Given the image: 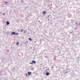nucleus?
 Wrapping results in <instances>:
<instances>
[{
  "label": "nucleus",
  "instance_id": "obj_9",
  "mask_svg": "<svg viewBox=\"0 0 80 80\" xmlns=\"http://www.w3.org/2000/svg\"><path fill=\"white\" fill-rule=\"evenodd\" d=\"M19 42H17V45H19Z\"/></svg>",
  "mask_w": 80,
  "mask_h": 80
},
{
  "label": "nucleus",
  "instance_id": "obj_5",
  "mask_svg": "<svg viewBox=\"0 0 80 80\" xmlns=\"http://www.w3.org/2000/svg\"><path fill=\"white\" fill-rule=\"evenodd\" d=\"M49 72H47V73H46V76H49Z\"/></svg>",
  "mask_w": 80,
  "mask_h": 80
},
{
  "label": "nucleus",
  "instance_id": "obj_12",
  "mask_svg": "<svg viewBox=\"0 0 80 80\" xmlns=\"http://www.w3.org/2000/svg\"><path fill=\"white\" fill-rule=\"evenodd\" d=\"M25 75L26 76H27V74H26Z\"/></svg>",
  "mask_w": 80,
  "mask_h": 80
},
{
  "label": "nucleus",
  "instance_id": "obj_2",
  "mask_svg": "<svg viewBox=\"0 0 80 80\" xmlns=\"http://www.w3.org/2000/svg\"><path fill=\"white\" fill-rule=\"evenodd\" d=\"M15 34L16 33L15 32H12V33H11V34L12 35H15Z\"/></svg>",
  "mask_w": 80,
  "mask_h": 80
},
{
  "label": "nucleus",
  "instance_id": "obj_6",
  "mask_svg": "<svg viewBox=\"0 0 80 80\" xmlns=\"http://www.w3.org/2000/svg\"><path fill=\"white\" fill-rule=\"evenodd\" d=\"M9 24V22H7V25H8Z\"/></svg>",
  "mask_w": 80,
  "mask_h": 80
},
{
  "label": "nucleus",
  "instance_id": "obj_18",
  "mask_svg": "<svg viewBox=\"0 0 80 80\" xmlns=\"http://www.w3.org/2000/svg\"><path fill=\"white\" fill-rule=\"evenodd\" d=\"M48 17H49V16H48Z\"/></svg>",
  "mask_w": 80,
  "mask_h": 80
},
{
  "label": "nucleus",
  "instance_id": "obj_10",
  "mask_svg": "<svg viewBox=\"0 0 80 80\" xmlns=\"http://www.w3.org/2000/svg\"><path fill=\"white\" fill-rule=\"evenodd\" d=\"M3 15H5V13H3Z\"/></svg>",
  "mask_w": 80,
  "mask_h": 80
},
{
  "label": "nucleus",
  "instance_id": "obj_13",
  "mask_svg": "<svg viewBox=\"0 0 80 80\" xmlns=\"http://www.w3.org/2000/svg\"><path fill=\"white\" fill-rule=\"evenodd\" d=\"M78 58H79V57H78Z\"/></svg>",
  "mask_w": 80,
  "mask_h": 80
},
{
  "label": "nucleus",
  "instance_id": "obj_16",
  "mask_svg": "<svg viewBox=\"0 0 80 80\" xmlns=\"http://www.w3.org/2000/svg\"><path fill=\"white\" fill-rule=\"evenodd\" d=\"M38 22H40V21H39Z\"/></svg>",
  "mask_w": 80,
  "mask_h": 80
},
{
  "label": "nucleus",
  "instance_id": "obj_17",
  "mask_svg": "<svg viewBox=\"0 0 80 80\" xmlns=\"http://www.w3.org/2000/svg\"><path fill=\"white\" fill-rule=\"evenodd\" d=\"M48 21H49V19H48Z\"/></svg>",
  "mask_w": 80,
  "mask_h": 80
},
{
  "label": "nucleus",
  "instance_id": "obj_7",
  "mask_svg": "<svg viewBox=\"0 0 80 80\" xmlns=\"http://www.w3.org/2000/svg\"><path fill=\"white\" fill-rule=\"evenodd\" d=\"M18 34H18V33H15V35H18Z\"/></svg>",
  "mask_w": 80,
  "mask_h": 80
},
{
  "label": "nucleus",
  "instance_id": "obj_1",
  "mask_svg": "<svg viewBox=\"0 0 80 80\" xmlns=\"http://www.w3.org/2000/svg\"><path fill=\"white\" fill-rule=\"evenodd\" d=\"M33 63L36 64V61H32V63H30V64H33Z\"/></svg>",
  "mask_w": 80,
  "mask_h": 80
},
{
  "label": "nucleus",
  "instance_id": "obj_11",
  "mask_svg": "<svg viewBox=\"0 0 80 80\" xmlns=\"http://www.w3.org/2000/svg\"><path fill=\"white\" fill-rule=\"evenodd\" d=\"M21 32H23V30H21Z\"/></svg>",
  "mask_w": 80,
  "mask_h": 80
},
{
  "label": "nucleus",
  "instance_id": "obj_8",
  "mask_svg": "<svg viewBox=\"0 0 80 80\" xmlns=\"http://www.w3.org/2000/svg\"><path fill=\"white\" fill-rule=\"evenodd\" d=\"M28 39H29V40H30V41H31L32 40H31V39H30V38H29Z\"/></svg>",
  "mask_w": 80,
  "mask_h": 80
},
{
  "label": "nucleus",
  "instance_id": "obj_4",
  "mask_svg": "<svg viewBox=\"0 0 80 80\" xmlns=\"http://www.w3.org/2000/svg\"><path fill=\"white\" fill-rule=\"evenodd\" d=\"M46 11H43V14H46Z\"/></svg>",
  "mask_w": 80,
  "mask_h": 80
},
{
  "label": "nucleus",
  "instance_id": "obj_15",
  "mask_svg": "<svg viewBox=\"0 0 80 80\" xmlns=\"http://www.w3.org/2000/svg\"><path fill=\"white\" fill-rule=\"evenodd\" d=\"M53 67H52V68H53Z\"/></svg>",
  "mask_w": 80,
  "mask_h": 80
},
{
  "label": "nucleus",
  "instance_id": "obj_3",
  "mask_svg": "<svg viewBox=\"0 0 80 80\" xmlns=\"http://www.w3.org/2000/svg\"><path fill=\"white\" fill-rule=\"evenodd\" d=\"M28 75H31V72H28Z\"/></svg>",
  "mask_w": 80,
  "mask_h": 80
},
{
  "label": "nucleus",
  "instance_id": "obj_14",
  "mask_svg": "<svg viewBox=\"0 0 80 80\" xmlns=\"http://www.w3.org/2000/svg\"><path fill=\"white\" fill-rule=\"evenodd\" d=\"M26 42H28V41H26Z\"/></svg>",
  "mask_w": 80,
  "mask_h": 80
}]
</instances>
